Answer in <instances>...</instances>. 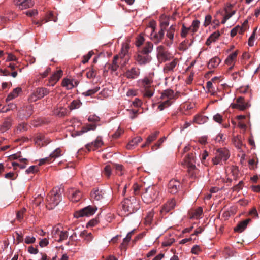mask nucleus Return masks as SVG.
Returning <instances> with one entry per match:
<instances>
[{"label":"nucleus","mask_w":260,"mask_h":260,"mask_svg":"<svg viewBox=\"0 0 260 260\" xmlns=\"http://www.w3.org/2000/svg\"><path fill=\"white\" fill-rule=\"evenodd\" d=\"M122 209L123 211L127 216L137 211L139 208V204L134 197L125 199L122 202Z\"/></svg>","instance_id":"obj_1"},{"label":"nucleus","mask_w":260,"mask_h":260,"mask_svg":"<svg viewBox=\"0 0 260 260\" xmlns=\"http://www.w3.org/2000/svg\"><path fill=\"white\" fill-rule=\"evenodd\" d=\"M230 154L229 151L225 148H218L215 152V156L212 158L214 165H223L229 158Z\"/></svg>","instance_id":"obj_2"},{"label":"nucleus","mask_w":260,"mask_h":260,"mask_svg":"<svg viewBox=\"0 0 260 260\" xmlns=\"http://www.w3.org/2000/svg\"><path fill=\"white\" fill-rule=\"evenodd\" d=\"M61 188H55L51 191L47 197V201L50 209H53L57 206L61 200L62 196Z\"/></svg>","instance_id":"obj_3"},{"label":"nucleus","mask_w":260,"mask_h":260,"mask_svg":"<svg viewBox=\"0 0 260 260\" xmlns=\"http://www.w3.org/2000/svg\"><path fill=\"white\" fill-rule=\"evenodd\" d=\"M108 197V194L106 190L99 188H93L90 192L91 200L100 203L106 202Z\"/></svg>","instance_id":"obj_4"},{"label":"nucleus","mask_w":260,"mask_h":260,"mask_svg":"<svg viewBox=\"0 0 260 260\" xmlns=\"http://www.w3.org/2000/svg\"><path fill=\"white\" fill-rule=\"evenodd\" d=\"M184 162L190 175L193 176L196 170L195 154L193 153L188 154L184 158Z\"/></svg>","instance_id":"obj_5"},{"label":"nucleus","mask_w":260,"mask_h":260,"mask_svg":"<svg viewBox=\"0 0 260 260\" xmlns=\"http://www.w3.org/2000/svg\"><path fill=\"white\" fill-rule=\"evenodd\" d=\"M96 210L97 208L96 207L88 206L75 212L74 217L78 218L83 216H90L93 215Z\"/></svg>","instance_id":"obj_6"},{"label":"nucleus","mask_w":260,"mask_h":260,"mask_svg":"<svg viewBox=\"0 0 260 260\" xmlns=\"http://www.w3.org/2000/svg\"><path fill=\"white\" fill-rule=\"evenodd\" d=\"M157 197L156 191L153 186H149L143 193V199L146 203L152 202Z\"/></svg>","instance_id":"obj_7"},{"label":"nucleus","mask_w":260,"mask_h":260,"mask_svg":"<svg viewBox=\"0 0 260 260\" xmlns=\"http://www.w3.org/2000/svg\"><path fill=\"white\" fill-rule=\"evenodd\" d=\"M49 90L46 88H37L30 96V99L32 101H36L38 99H41L44 96L48 94Z\"/></svg>","instance_id":"obj_8"},{"label":"nucleus","mask_w":260,"mask_h":260,"mask_svg":"<svg viewBox=\"0 0 260 260\" xmlns=\"http://www.w3.org/2000/svg\"><path fill=\"white\" fill-rule=\"evenodd\" d=\"M230 107L233 109H238L244 111L249 107V105L245 102L244 98L240 96L236 99L235 103L231 104Z\"/></svg>","instance_id":"obj_9"},{"label":"nucleus","mask_w":260,"mask_h":260,"mask_svg":"<svg viewBox=\"0 0 260 260\" xmlns=\"http://www.w3.org/2000/svg\"><path fill=\"white\" fill-rule=\"evenodd\" d=\"M151 57L148 54H142L137 52L135 56V59L137 63L140 66L145 65L150 62Z\"/></svg>","instance_id":"obj_10"},{"label":"nucleus","mask_w":260,"mask_h":260,"mask_svg":"<svg viewBox=\"0 0 260 260\" xmlns=\"http://www.w3.org/2000/svg\"><path fill=\"white\" fill-rule=\"evenodd\" d=\"M181 183L175 179L171 180L168 185V191L172 194L176 193L181 188Z\"/></svg>","instance_id":"obj_11"},{"label":"nucleus","mask_w":260,"mask_h":260,"mask_svg":"<svg viewBox=\"0 0 260 260\" xmlns=\"http://www.w3.org/2000/svg\"><path fill=\"white\" fill-rule=\"evenodd\" d=\"M179 93H174V91L171 89H166L162 91L161 95V99L162 100H170V101H175L177 99Z\"/></svg>","instance_id":"obj_12"},{"label":"nucleus","mask_w":260,"mask_h":260,"mask_svg":"<svg viewBox=\"0 0 260 260\" xmlns=\"http://www.w3.org/2000/svg\"><path fill=\"white\" fill-rule=\"evenodd\" d=\"M157 57L161 61H165L171 57L170 54L165 49V48L160 45L157 48Z\"/></svg>","instance_id":"obj_13"},{"label":"nucleus","mask_w":260,"mask_h":260,"mask_svg":"<svg viewBox=\"0 0 260 260\" xmlns=\"http://www.w3.org/2000/svg\"><path fill=\"white\" fill-rule=\"evenodd\" d=\"M61 151L59 148L56 149L51 154H50L49 157L40 160L39 165L41 166L47 162H50L52 159H53L54 160L56 158L59 157L61 155Z\"/></svg>","instance_id":"obj_14"},{"label":"nucleus","mask_w":260,"mask_h":260,"mask_svg":"<svg viewBox=\"0 0 260 260\" xmlns=\"http://www.w3.org/2000/svg\"><path fill=\"white\" fill-rule=\"evenodd\" d=\"M176 27L177 26L175 25H172L167 30L166 36L169 40H165L164 42V44L167 46H170L173 44Z\"/></svg>","instance_id":"obj_15"},{"label":"nucleus","mask_w":260,"mask_h":260,"mask_svg":"<svg viewBox=\"0 0 260 260\" xmlns=\"http://www.w3.org/2000/svg\"><path fill=\"white\" fill-rule=\"evenodd\" d=\"M62 75L63 72L62 70H59L56 71L49 78L48 82L46 84L47 86H54L55 84L59 80Z\"/></svg>","instance_id":"obj_16"},{"label":"nucleus","mask_w":260,"mask_h":260,"mask_svg":"<svg viewBox=\"0 0 260 260\" xmlns=\"http://www.w3.org/2000/svg\"><path fill=\"white\" fill-rule=\"evenodd\" d=\"M52 234L54 238H57V236H58V239L56 240L58 242H61L66 240L68 237V233L67 231H60L59 228H56L52 232Z\"/></svg>","instance_id":"obj_17"},{"label":"nucleus","mask_w":260,"mask_h":260,"mask_svg":"<svg viewBox=\"0 0 260 260\" xmlns=\"http://www.w3.org/2000/svg\"><path fill=\"white\" fill-rule=\"evenodd\" d=\"M103 145V142L102 140V138L98 136L94 142L87 144L86 145V148L87 149L88 151H90L91 150L94 151L101 147Z\"/></svg>","instance_id":"obj_18"},{"label":"nucleus","mask_w":260,"mask_h":260,"mask_svg":"<svg viewBox=\"0 0 260 260\" xmlns=\"http://www.w3.org/2000/svg\"><path fill=\"white\" fill-rule=\"evenodd\" d=\"M218 79V77H215L212 79L211 81H209L207 83L206 87L208 90V92L211 93L212 95H215L217 90V86L215 83L214 85L213 82Z\"/></svg>","instance_id":"obj_19"},{"label":"nucleus","mask_w":260,"mask_h":260,"mask_svg":"<svg viewBox=\"0 0 260 260\" xmlns=\"http://www.w3.org/2000/svg\"><path fill=\"white\" fill-rule=\"evenodd\" d=\"M14 3L21 9L29 8L34 5L31 0H14Z\"/></svg>","instance_id":"obj_20"},{"label":"nucleus","mask_w":260,"mask_h":260,"mask_svg":"<svg viewBox=\"0 0 260 260\" xmlns=\"http://www.w3.org/2000/svg\"><path fill=\"white\" fill-rule=\"evenodd\" d=\"M154 30L153 29V31L151 34V38L155 43H158L161 41L164 38L165 30L160 28L158 33L154 32Z\"/></svg>","instance_id":"obj_21"},{"label":"nucleus","mask_w":260,"mask_h":260,"mask_svg":"<svg viewBox=\"0 0 260 260\" xmlns=\"http://www.w3.org/2000/svg\"><path fill=\"white\" fill-rule=\"evenodd\" d=\"M140 74L139 69L136 67H133L127 70L124 74V76L129 79H134L139 76Z\"/></svg>","instance_id":"obj_22"},{"label":"nucleus","mask_w":260,"mask_h":260,"mask_svg":"<svg viewBox=\"0 0 260 260\" xmlns=\"http://www.w3.org/2000/svg\"><path fill=\"white\" fill-rule=\"evenodd\" d=\"M251 221L250 218L240 222L234 228V231L239 233L242 232L247 227L248 223Z\"/></svg>","instance_id":"obj_23"},{"label":"nucleus","mask_w":260,"mask_h":260,"mask_svg":"<svg viewBox=\"0 0 260 260\" xmlns=\"http://www.w3.org/2000/svg\"><path fill=\"white\" fill-rule=\"evenodd\" d=\"M176 206V201L174 198L171 199L164 206L161 210L162 212H168L174 208Z\"/></svg>","instance_id":"obj_24"},{"label":"nucleus","mask_w":260,"mask_h":260,"mask_svg":"<svg viewBox=\"0 0 260 260\" xmlns=\"http://www.w3.org/2000/svg\"><path fill=\"white\" fill-rule=\"evenodd\" d=\"M178 60L176 58L174 59L171 62L165 64L164 67V71L166 73H168L173 71L177 63Z\"/></svg>","instance_id":"obj_25"},{"label":"nucleus","mask_w":260,"mask_h":260,"mask_svg":"<svg viewBox=\"0 0 260 260\" xmlns=\"http://www.w3.org/2000/svg\"><path fill=\"white\" fill-rule=\"evenodd\" d=\"M153 45L152 43L147 42L141 50L140 49L138 51V52L149 55V53H150L153 49Z\"/></svg>","instance_id":"obj_26"},{"label":"nucleus","mask_w":260,"mask_h":260,"mask_svg":"<svg viewBox=\"0 0 260 260\" xmlns=\"http://www.w3.org/2000/svg\"><path fill=\"white\" fill-rule=\"evenodd\" d=\"M96 127L95 124H89L82 127V129L75 132L76 136H79L90 130H94Z\"/></svg>","instance_id":"obj_27"},{"label":"nucleus","mask_w":260,"mask_h":260,"mask_svg":"<svg viewBox=\"0 0 260 260\" xmlns=\"http://www.w3.org/2000/svg\"><path fill=\"white\" fill-rule=\"evenodd\" d=\"M22 92V89L20 87H17L13 90L10 92L6 98V101H9L12 100L18 96V95Z\"/></svg>","instance_id":"obj_28"},{"label":"nucleus","mask_w":260,"mask_h":260,"mask_svg":"<svg viewBox=\"0 0 260 260\" xmlns=\"http://www.w3.org/2000/svg\"><path fill=\"white\" fill-rule=\"evenodd\" d=\"M221 60L219 58L215 57L211 59L208 64V68L212 69L216 68L220 63Z\"/></svg>","instance_id":"obj_29"},{"label":"nucleus","mask_w":260,"mask_h":260,"mask_svg":"<svg viewBox=\"0 0 260 260\" xmlns=\"http://www.w3.org/2000/svg\"><path fill=\"white\" fill-rule=\"evenodd\" d=\"M80 236L83 238L87 243L91 241L93 239V236L91 233H88L86 230L81 232L80 234Z\"/></svg>","instance_id":"obj_30"},{"label":"nucleus","mask_w":260,"mask_h":260,"mask_svg":"<svg viewBox=\"0 0 260 260\" xmlns=\"http://www.w3.org/2000/svg\"><path fill=\"white\" fill-rule=\"evenodd\" d=\"M142 141L141 137L138 136L133 138L127 145V149H132L133 147L136 146L139 143Z\"/></svg>","instance_id":"obj_31"},{"label":"nucleus","mask_w":260,"mask_h":260,"mask_svg":"<svg viewBox=\"0 0 260 260\" xmlns=\"http://www.w3.org/2000/svg\"><path fill=\"white\" fill-rule=\"evenodd\" d=\"M158 131H155V132L151 134V135H149L147 138L146 143L142 145L143 147H144L147 145H148L150 143H151L152 141L155 140L159 134Z\"/></svg>","instance_id":"obj_32"},{"label":"nucleus","mask_w":260,"mask_h":260,"mask_svg":"<svg viewBox=\"0 0 260 260\" xmlns=\"http://www.w3.org/2000/svg\"><path fill=\"white\" fill-rule=\"evenodd\" d=\"M61 85L65 87L67 89H71L75 87L73 83V80H70L68 78H64L62 81Z\"/></svg>","instance_id":"obj_33"},{"label":"nucleus","mask_w":260,"mask_h":260,"mask_svg":"<svg viewBox=\"0 0 260 260\" xmlns=\"http://www.w3.org/2000/svg\"><path fill=\"white\" fill-rule=\"evenodd\" d=\"M57 20V17L54 15V13L52 12H49L46 15L45 18H43L42 20V22H44L45 23L49 21H53L54 22H56Z\"/></svg>","instance_id":"obj_34"},{"label":"nucleus","mask_w":260,"mask_h":260,"mask_svg":"<svg viewBox=\"0 0 260 260\" xmlns=\"http://www.w3.org/2000/svg\"><path fill=\"white\" fill-rule=\"evenodd\" d=\"M14 159H19L20 163L19 164V167L21 169H24L26 167V165L27 162V159L26 158H20V155L19 154H14L12 156Z\"/></svg>","instance_id":"obj_35"},{"label":"nucleus","mask_w":260,"mask_h":260,"mask_svg":"<svg viewBox=\"0 0 260 260\" xmlns=\"http://www.w3.org/2000/svg\"><path fill=\"white\" fill-rule=\"evenodd\" d=\"M67 113L66 109L63 107H59L55 109L53 111V114L58 116L59 117H63L66 115Z\"/></svg>","instance_id":"obj_36"},{"label":"nucleus","mask_w":260,"mask_h":260,"mask_svg":"<svg viewBox=\"0 0 260 260\" xmlns=\"http://www.w3.org/2000/svg\"><path fill=\"white\" fill-rule=\"evenodd\" d=\"M11 125L12 123L11 120L7 119L3 122L1 127L0 130L2 133H4L8 129H10V128L11 127Z\"/></svg>","instance_id":"obj_37"},{"label":"nucleus","mask_w":260,"mask_h":260,"mask_svg":"<svg viewBox=\"0 0 260 260\" xmlns=\"http://www.w3.org/2000/svg\"><path fill=\"white\" fill-rule=\"evenodd\" d=\"M118 59V56L116 55L114 57L112 64H108V69H111L112 71H115L117 70L119 66L117 64V60Z\"/></svg>","instance_id":"obj_38"},{"label":"nucleus","mask_w":260,"mask_h":260,"mask_svg":"<svg viewBox=\"0 0 260 260\" xmlns=\"http://www.w3.org/2000/svg\"><path fill=\"white\" fill-rule=\"evenodd\" d=\"M44 139H45V136L42 134H39L35 138V143L40 146H44V143L42 142V141Z\"/></svg>","instance_id":"obj_39"},{"label":"nucleus","mask_w":260,"mask_h":260,"mask_svg":"<svg viewBox=\"0 0 260 260\" xmlns=\"http://www.w3.org/2000/svg\"><path fill=\"white\" fill-rule=\"evenodd\" d=\"M200 21L198 20H193L191 25L189 27L190 29V31L192 32V35L196 32L199 28Z\"/></svg>","instance_id":"obj_40"},{"label":"nucleus","mask_w":260,"mask_h":260,"mask_svg":"<svg viewBox=\"0 0 260 260\" xmlns=\"http://www.w3.org/2000/svg\"><path fill=\"white\" fill-rule=\"evenodd\" d=\"M152 83L151 79L146 77L142 81V86L143 88H152L151 86Z\"/></svg>","instance_id":"obj_41"},{"label":"nucleus","mask_w":260,"mask_h":260,"mask_svg":"<svg viewBox=\"0 0 260 260\" xmlns=\"http://www.w3.org/2000/svg\"><path fill=\"white\" fill-rule=\"evenodd\" d=\"M100 89V87L96 86L93 89H89L82 93V94L85 96H91L96 93Z\"/></svg>","instance_id":"obj_42"},{"label":"nucleus","mask_w":260,"mask_h":260,"mask_svg":"<svg viewBox=\"0 0 260 260\" xmlns=\"http://www.w3.org/2000/svg\"><path fill=\"white\" fill-rule=\"evenodd\" d=\"M143 94L145 97L151 98L154 94V89L153 88H144Z\"/></svg>","instance_id":"obj_43"},{"label":"nucleus","mask_w":260,"mask_h":260,"mask_svg":"<svg viewBox=\"0 0 260 260\" xmlns=\"http://www.w3.org/2000/svg\"><path fill=\"white\" fill-rule=\"evenodd\" d=\"M97 74L96 70L93 68V66H92L91 68L86 73V77L88 78H94L96 77Z\"/></svg>","instance_id":"obj_44"},{"label":"nucleus","mask_w":260,"mask_h":260,"mask_svg":"<svg viewBox=\"0 0 260 260\" xmlns=\"http://www.w3.org/2000/svg\"><path fill=\"white\" fill-rule=\"evenodd\" d=\"M173 101H170V100H165V101L161 102L158 106V109L160 111L163 110L165 108L168 107L170 106Z\"/></svg>","instance_id":"obj_45"},{"label":"nucleus","mask_w":260,"mask_h":260,"mask_svg":"<svg viewBox=\"0 0 260 260\" xmlns=\"http://www.w3.org/2000/svg\"><path fill=\"white\" fill-rule=\"evenodd\" d=\"M203 213V209L201 207H198L194 210H193L192 212L191 218H197L199 217Z\"/></svg>","instance_id":"obj_46"},{"label":"nucleus","mask_w":260,"mask_h":260,"mask_svg":"<svg viewBox=\"0 0 260 260\" xmlns=\"http://www.w3.org/2000/svg\"><path fill=\"white\" fill-rule=\"evenodd\" d=\"M81 192L79 190H76L72 193V198L74 202L78 201L81 198Z\"/></svg>","instance_id":"obj_47"},{"label":"nucleus","mask_w":260,"mask_h":260,"mask_svg":"<svg viewBox=\"0 0 260 260\" xmlns=\"http://www.w3.org/2000/svg\"><path fill=\"white\" fill-rule=\"evenodd\" d=\"M166 139V137H163L162 138L159 139L155 145L152 146V150L153 151H155L158 148H159L160 147L162 143L165 141Z\"/></svg>","instance_id":"obj_48"},{"label":"nucleus","mask_w":260,"mask_h":260,"mask_svg":"<svg viewBox=\"0 0 260 260\" xmlns=\"http://www.w3.org/2000/svg\"><path fill=\"white\" fill-rule=\"evenodd\" d=\"M205 120L206 118L205 117L200 115H198L194 117L193 121L194 122L197 124H201L205 122Z\"/></svg>","instance_id":"obj_49"},{"label":"nucleus","mask_w":260,"mask_h":260,"mask_svg":"<svg viewBox=\"0 0 260 260\" xmlns=\"http://www.w3.org/2000/svg\"><path fill=\"white\" fill-rule=\"evenodd\" d=\"M190 28L189 27H186L184 24H183L180 34L181 37L182 38L186 37L189 31H190Z\"/></svg>","instance_id":"obj_50"},{"label":"nucleus","mask_w":260,"mask_h":260,"mask_svg":"<svg viewBox=\"0 0 260 260\" xmlns=\"http://www.w3.org/2000/svg\"><path fill=\"white\" fill-rule=\"evenodd\" d=\"M81 104L82 103L79 100H74L72 102L70 106V109L72 110L78 108L80 107Z\"/></svg>","instance_id":"obj_51"},{"label":"nucleus","mask_w":260,"mask_h":260,"mask_svg":"<svg viewBox=\"0 0 260 260\" xmlns=\"http://www.w3.org/2000/svg\"><path fill=\"white\" fill-rule=\"evenodd\" d=\"M256 30H257V27H256L254 29L252 35H251V36L250 37V38L248 39V44L249 46H253L254 45V40L255 39Z\"/></svg>","instance_id":"obj_52"},{"label":"nucleus","mask_w":260,"mask_h":260,"mask_svg":"<svg viewBox=\"0 0 260 260\" xmlns=\"http://www.w3.org/2000/svg\"><path fill=\"white\" fill-rule=\"evenodd\" d=\"M169 25V21L168 18H165L164 20H161L160 21V28L164 30H166V28Z\"/></svg>","instance_id":"obj_53"},{"label":"nucleus","mask_w":260,"mask_h":260,"mask_svg":"<svg viewBox=\"0 0 260 260\" xmlns=\"http://www.w3.org/2000/svg\"><path fill=\"white\" fill-rule=\"evenodd\" d=\"M103 173L107 177H110L111 174V167L110 165H106L104 169Z\"/></svg>","instance_id":"obj_54"},{"label":"nucleus","mask_w":260,"mask_h":260,"mask_svg":"<svg viewBox=\"0 0 260 260\" xmlns=\"http://www.w3.org/2000/svg\"><path fill=\"white\" fill-rule=\"evenodd\" d=\"M38 167L37 166H31L26 170L25 172L27 174L35 173L38 172Z\"/></svg>","instance_id":"obj_55"},{"label":"nucleus","mask_w":260,"mask_h":260,"mask_svg":"<svg viewBox=\"0 0 260 260\" xmlns=\"http://www.w3.org/2000/svg\"><path fill=\"white\" fill-rule=\"evenodd\" d=\"M25 211H26V209L25 208H22L20 211H18L17 212L16 217H17V219L18 220L20 221L23 219V215H24V213L25 212Z\"/></svg>","instance_id":"obj_56"},{"label":"nucleus","mask_w":260,"mask_h":260,"mask_svg":"<svg viewBox=\"0 0 260 260\" xmlns=\"http://www.w3.org/2000/svg\"><path fill=\"white\" fill-rule=\"evenodd\" d=\"M93 54V53L92 51H90L87 55L83 56L82 62L83 64L87 63L88 61V60L90 59Z\"/></svg>","instance_id":"obj_57"},{"label":"nucleus","mask_w":260,"mask_h":260,"mask_svg":"<svg viewBox=\"0 0 260 260\" xmlns=\"http://www.w3.org/2000/svg\"><path fill=\"white\" fill-rule=\"evenodd\" d=\"M144 41V38H143V37L140 36L137 38L135 42V44L138 47H139L142 45Z\"/></svg>","instance_id":"obj_58"},{"label":"nucleus","mask_w":260,"mask_h":260,"mask_svg":"<svg viewBox=\"0 0 260 260\" xmlns=\"http://www.w3.org/2000/svg\"><path fill=\"white\" fill-rule=\"evenodd\" d=\"M38 13V11L36 9L29 10L25 12L26 15L29 17L36 16Z\"/></svg>","instance_id":"obj_59"},{"label":"nucleus","mask_w":260,"mask_h":260,"mask_svg":"<svg viewBox=\"0 0 260 260\" xmlns=\"http://www.w3.org/2000/svg\"><path fill=\"white\" fill-rule=\"evenodd\" d=\"M130 240L127 239L126 237L123 239V242L120 245V248L122 250H126V246L128 244V242H129Z\"/></svg>","instance_id":"obj_60"},{"label":"nucleus","mask_w":260,"mask_h":260,"mask_svg":"<svg viewBox=\"0 0 260 260\" xmlns=\"http://www.w3.org/2000/svg\"><path fill=\"white\" fill-rule=\"evenodd\" d=\"M129 46L127 44H124L122 45L121 53L123 55V56H125V54L128 52Z\"/></svg>","instance_id":"obj_61"},{"label":"nucleus","mask_w":260,"mask_h":260,"mask_svg":"<svg viewBox=\"0 0 260 260\" xmlns=\"http://www.w3.org/2000/svg\"><path fill=\"white\" fill-rule=\"evenodd\" d=\"M219 36L220 33L218 31H217L212 34L209 37L213 42H214Z\"/></svg>","instance_id":"obj_62"},{"label":"nucleus","mask_w":260,"mask_h":260,"mask_svg":"<svg viewBox=\"0 0 260 260\" xmlns=\"http://www.w3.org/2000/svg\"><path fill=\"white\" fill-rule=\"evenodd\" d=\"M243 184V182L242 181H240L238 184L233 187V191L238 192L242 188V186Z\"/></svg>","instance_id":"obj_63"},{"label":"nucleus","mask_w":260,"mask_h":260,"mask_svg":"<svg viewBox=\"0 0 260 260\" xmlns=\"http://www.w3.org/2000/svg\"><path fill=\"white\" fill-rule=\"evenodd\" d=\"M36 239L34 237L27 236L25 239V242L26 244L34 243L35 242Z\"/></svg>","instance_id":"obj_64"}]
</instances>
